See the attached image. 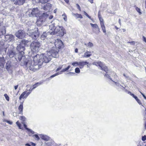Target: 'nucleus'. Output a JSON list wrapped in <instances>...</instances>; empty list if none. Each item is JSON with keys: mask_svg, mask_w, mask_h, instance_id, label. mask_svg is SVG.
<instances>
[{"mask_svg": "<svg viewBox=\"0 0 146 146\" xmlns=\"http://www.w3.org/2000/svg\"><path fill=\"white\" fill-rule=\"evenodd\" d=\"M7 50V47L5 46L4 41L1 40L0 41V51H5Z\"/></svg>", "mask_w": 146, "mask_h": 146, "instance_id": "17", "label": "nucleus"}, {"mask_svg": "<svg viewBox=\"0 0 146 146\" xmlns=\"http://www.w3.org/2000/svg\"><path fill=\"white\" fill-rule=\"evenodd\" d=\"M4 96L5 99H6V100L7 101H9V96H8V95L7 94H4Z\"/></svg>", "mask_w": 146, "mask_h": 146, "instance_id": "42", "label": "nucleus"}, {"mask_svg": "<svg viewBox=\"0 0 146 146\" xmlns=\"http://www.w3.org/2000/svg\"><path fill=\"white\" fill-rule=\"evenodd\" d=\"M28 15L29 17L35 16L40 17L38 21L42 22H44L47 16L46 14L44 13L42 15L40 16V12L37 8H34L29 9L28 11Z\"/></svg>", "mask_w": 146, "mask_h": 146, "instance_id": "4", "label": "nucleus"}, {"mask_svg": "<svg viewBox=\"0 0 146 146\" xmlns=\"http://www.w3.org/2000/svg\"><path fill=\"white\" fill-rule=\"evenodd\" d=\"M88 46L89 47H91L93 46V44L92 42H89L88 44Z\"/></svg>", "mask_w": 146, "mask_h": 146, "instance_id": "44", "label": "nucleus"}, {"mask_svg": "<svg viewBox=\"0 0 146 146\" xmlns=\"http://www.w3.org/2000/svg\"><path fill=\"white\" fill-rule=\"evenodd\" d=\"M23 54H22L21 52H19V53L17 54V55L15 56V59L17 61H20L22 59H23V62L22 63V65L24 67V68H27L26 67H25V66H24V61H25L29 57L28 56L26 58L25 56H23Z\"/></svg>", "mask_w": 146, "mask_h": 146, "instance_id": "10", "label": "nucleus"}, {"mask_svg": "<svg viewBox=\"0 0 146 146\" xmlns=\"http://www.w3.org/2000/svg\"><path fill=\"white\" fill-rule=\"evenodd\" d=\"M76 5L77 6V8L80 11H81L80 7L79 5L78 4H76Z\"/></svg>", "mask_w": 146, "mask_h": 146, "instance_id": "48", "label": "nucleus"}, {"mask_svg": "<svg viewBox=\"0 0 146 146\" xmlns=\"http://www.w3.org/2000/svg\"><path fill=\"white\" fill-rule=\"evenodd\" d=\"M11 66V64L10 61H9L6 64L5 68L7 70L9 71L10 69Z\"/></svg>", "mask_w": 146, "mask_h": 146, "instance_id": "24", "label": "nucleus"}, {"mask_svg": "<svg viewBox=\"0 0 146 146\" xmlns=\"http://www.w3.org/2000/svg\"><path fill=\"white\" fill-rule=\"evenodd\" d=\"M34 89H33V88H32L31 87L30 88L29 90V91H30V92H31Z\"/></svg>", "mask_w": 146, "mask_h": 146, "instance_id": "58", "label": "nucleus"}, {"mask_svg": "<svg viewBox=\"0 0 146 146\" xmlns=\"http://www.w3.org/2000/svg\"><path fill=\"white\" fill-rule=\"evenodd\" d=\"M88 1L90 2L91 3H93V0H88Z\"/></svg>", "mask_w": 146, "mask_h": 146, "instance_id": "60", "label": "nucleus"}, {"mask_svg": "<svg viewBox=\"0 0 146 146\" xmlns=\"http://www.w3.org/2000/svg\"><path fill=\"white\" fill-rule=\"evenodd\" d=\"M19 110V113L23 114V103L21 102L20 105L18 107Z\"/></svg>", "mask_w": 146, "mask_h": 146, "instance_id": "22", "label": "nucleus"}, {"mask_svg": "<svg viewBox=\"0 0 146 146\" xmlns=\"http://www.w3.org/2000/svg\"><path fill=\"white\" fill-rule=\"evenodd\" d=\"M93 64L97 66H99L102 70L104 71L107 73H108V69L107 67L105 66V64L101 62L98 61V62H94L93 63Z\"/></svg>", "mask_w": 146, "mask_h": 146, "instance_id": "9", "label": "nucleus"}, {"mask_svg": "<svg viewBox=\"0 0 146 146\" xmlns=\"http://www.w3.org/2000/svg\"><path fill=\"white\" fill-rule=\"evenodd\" d=\"M11 48L8 50L7 54L10 58L13 57L15 55V53L14 51V48L13 46H11Z\"/></svg>", "mask_w": 146, "mask_h": 146, "instance_id": "14", "label": "nucleus"}, {"mask_svg": "<svg viewBox=\"0 0 146 146\" xmlns=\"http://www.w3.org/2000/svg\"><path fill=\"white\" fill-rule=\"evenodd\" d=\"M40 43L37 41H33L31 44L30 47L32 50L34 52H38L40 50Z\"/></svg>", "mask_w": 146, "mask_h": 146, "instance_id": "7", "label": "nucleus"}, {"mask_svg": "<svg viewBox=\"0 0 146 146\" xmlns=\"http://www.w3.org/2000/svg\"><path fill=\"white\" fill-rule=\"evenodd\" d=\"M100 25L103 32L104 33H106V28L104 24V23L102 22L101 23H100Z\"/></svg>", "mask_w": 146, "mask_h": 146, "instance_id": "28", "label": "nucleus"}, {"mask_svg": "<svg viewBox=\"0 0 146 146\" xmlns=\"http://www.w3.org/2000/svg\"><path fill=\"white\" fill-rule=\"evenodd\" d=\"M25 35V34L24 31L22 30H18L15 33L16 36L19 38H24Z\"/></svg>", "mask_w": 146, "mask_h": 146, "instance_id": "12", "label": "nucleus"}, {"mask_svg": "<svg viewBox=\"0 0 146 146\" xmlns=\"http://www.w3.org/2000/svg\"><path fill=\"white\" fill-rule=\"evenodd\" d=\"M25 94V92H23L19 97V100H21L22 99H26L27 98Z\"/></svg>", "mask_w": 146, "mask_h": 146, "instance_id": "27", "label": "nucleus"}, {"mask_svg": "<svg viewBox=\"0 0 146 146\" xmlns=\"http://www.w3.org/2000/svg\"><path fill=\"white\" fill-rule=\"evenodd\" d=\"M18 85H17L16 86H15V87H14L15 89V90H16L17 89V88H18Z\"/></svg>", "mask_w": 146, "mask_h": 146, "instance_id": "59", "label": "nucleus"}, {"mask_svg": "<svg viewBox=\"0 0 146 146\" xmlns=\"http://www.w3.org/2000/svg\"><path fill=\"white\" fill-rule=\"evenodd\" d=\"M75 72L76 73H79L80 72V70L79 68L78 67L76 68L75 70Z\"/></svg>", "mask_w": 146, "mask_h": 146, "instance_id": "36", "label": "nucleus"}, {"mask_svg": "<svg viewBox=\"0 0 146 146\" xmlns=\"http://www.w3.org/2000/svg\"><path fill=\"white\" fill-rule=\"evenodd\" d=\"M136 101L137 102V103L140 105H141V101L140 100H139V99H138Z\"/></svg>", "mask_w": 146, "mask_h": 146, "instance_id": "53", "label": "nucleus"}, {"mask_svg": "<svg viewBox=\"0 0 146 146\" xmlns=\"http://www.w3.org/2000/svg\"><path fill=\"white\" fill-rule=\"evenodd\" d=\"M40 136L42 139L45 141H47L50 139L49 137L46 135L41 134Z\"/></svg>", "mask_w": 146, "mask_h": 146, "instance_id": "21", "label": "nucleus"}, {"mask_svg": "<svg viewBox=\"0 0 146 146\" xmlns=\"http://www.w3.org/2000/svg\"><path fill=\"white\" fill-rule=\"evenodd\" d=\"M20 120L22 121V123H24L25 121V117L24 116H22L19 118Z\"/></svg>", "mask_w": 146, "mask_h": 146, "instance_id": "32", "label": "nucleus"}, {"mask_svg": "<svg viewBox=\"0 0 146 146\" xmlns=\"http://www.w3.org/2000/svg\"><path fill=\"white\" fill-rule=\"evenodd\" d=\"M5 40L8 42L12 41L15 40V37L12 35H7L5 36Z\"/></svg>", "mask_w": 146, "mask_h": 146, "instance_id": "15", "label": "nucleus"}, {"mask_svg": "<svg viewBox=\"0 0 146 146\" xmlns=\"http://www.w3.org/2000/svg\"><path fill=\"white\" fill-rule=\"evenodd\" d=\"M54 45L56 48H58L59 49L62 48L64 47V44L61 40L59 39H57L55 40L54 42Z\"/></svg>", "mask_w": 146, "mask_h": 146, "instance_id": "11", "label": "nucleus"}, {"mask_svg": "<svg viewBox=\"0 0 146 146\" xmlns=\"http://www.w3.org/2000/svg\"><path fill=\"white\" fill-rule=\"evenodd\" d=\"M119 23L120 25H121V20L120 19H119Z\"/></svg>", "mask_w": 146, "mask_h": 146, "instance_id": "63", "label": "nucleus"}, {"mask_svg": "<svg viewBox=\"0 0 146 146\" xmlns=\"http://www.w3.org/2000/svg\"><path fill=\"white\" fill-rule=\"evenodd\" d=\"M48 35V33H46V32H44L43 33V34L41 35L40 38L41 40H44L45 38H46L47 35ZM49 35H50L49 34Z\"/></svg>", "mask_w": 146, "mask_h": 146, "instance_id": "29", "label": "nucleus"}, {"mask_svg": "<svg viewBox=\"0 0 146 146\" xmlns=\"http://www.w3.org/2000/svg\"><path fill=\"white\" fill-rule=\"evenodd\" d=\"M28 131L29 132L31 133L32 134H34L35 133V132L34 131H33L32 130H31V129H29V130Z\"/></svg>", "mask_w": 146, "mask_h": 146, "instance_id": "51", "label": "nucleus"}, {"mask_svg": "<svg viewBox=\"0 0 146 146\" xmlns=\"http://www.w3.org/2000/svg\"><path fill=\"white\" fill-rule=\"evenodd\" d=\"M25 145L26 146H31V145L29 143H27L25 144Z\"/></svg>", "mask_w": 146, "mask_h": 146, "instance_id": "62", "label": "nucleus"}, {"mask_svg": "<svg viewBox=\"0 0 146 146\" xmlns=\"http://www.w3.org/2000/svg\"><path fill=\"white\" fill-rule=\"evenodd\" d=\"M62 16L64 21H66L67 20V17L66 15L64 13L62 15Z\"/></svg>", "mask_w": 146, "mask_h": 146, "instance_id": "37", "label": "nucleus"}, {"mask_svg": "<svg viewBox=\"0 0 146 146\" xmlns=\"http://www.w3.org/2000/svg\"><path fill=\"white\" fill-rule=\"evenodd\" d=\"M135 9L136 11L139 13V15H141L142 14V13L141 11V9L140 8H139L137 7H135Z\"/></svg>", "mask_w": 146, "mask_h": 146, "instance_id": "35", "label": "nucleus"}, {"mask_svg": "<svg viewBox=\"0 0 146 146\" xmlns=\"http://www.w3.org/2000/svg\"><path fill=\"white\" fill-rule=\"evenodd\" d=\"M91 52L86 51L84 53V55L83 56V57L86 58L90 57L91 55Z\"/></svg>", "mask_w": 146, "mask_h": 146, "instance_id": "26", "label": "nucleus"}, {"mask_svg": "<svg viewBox=\"0 0 146 146\" xmlns=\"http://www.w3.org/2000/svg\"><path fill=\"white\" fill-rule=\"evenodd\" d=\"M75 52L76 53H77L78 52V49L77 48H76L75 50Z\"/></svg>", "mask_w": 146, "mask_h": 146, "instance_id": "61", "label": "nucleus"}, {"mask_svg": "<svg viewBox=\"0 0 146 146\" xmlns=\"http://www.w3.org/2000/svg\"><path fill=\"white\" fill-rule=\"evenodd\" d=\"M6 33V28L5 27L0 24V38H1V36Z\"/></svg>", "mask_w": 146, "mask_h": 146, "instance_id": "18", "label": "nucleus"}, {"mask_svg": "<svg viewBox=\"0 0 146 146\" xmlns=\"http://www.w3.org/2000/svg\"><path fill=\"white\" fill-rule=\"evenodd\" d=\"M70 68V66H68L67 68H65V69H63L60 72H57V73L55 74H54L53 75H52L50 77V78H53L54 77H55V76H56L58 75L59 74H61L63 72H65V71H67V70H68Z\"/></svg>", "mask_w": 146, "mask_h": 146, "instance_id": "16", "label": "nucleus"}, {"mask_svg": "<svg viewBox=\"0 0 146 146\" xmlns=\"http://www.w3.org/2000/svg\"><path fill=\"white\" fill-rule=\"evenodd\" d=\"M53 17V16L52 15L48 17V19H52Z\"/></svg>", "mask_w": 146, "mask_h": 146, "instance_id": "57", "label": "nucleus"}, {"mask_svg": "<svg viewBox=\"0 0 146 146\" xmlns=\"http://www.w3.org/2000/svg\"><path fill=\"white\" fill-rule=\"evenodd\" d=\"M24 92H25V95L27 97L28 96L31 94V92H27V91H25Z\"/></svg>", "mask_w": 146, "mask_h": 146, "instance_id": "45", "label": "nucleus"}, {"mask_svg": "<svg viewBox=\"0 0 146 146\" xmlns=\"http://www.w3.org/2000/svg\"><path fill=\"white\" fill-rule=\"evenodd\" d=\"M113 75L114 76V78H117V76L113 72H111V73L110 74H105L104 75V76H106L107 78H109L110 80V84H111L113 86H116L117 88L118 89H121L122 90L124 89L125 91L127 92H128V91H127V90L125 88V87L123 86L122 85L120 84L118 82H115L114 81H113L111 78H110V76L109 75Z\"/></svg>", "mask_w": 146, "mask_h": 146, "instance_id": "5", "label": "nucleus"}, {"mask_svg": "<svg viewBox=\"0 0 146 146\" xmlns=\"http://www.w3.org/2000/svg\"><path fill=\"white\" fill-rule=\"evenodd\" d=\"M48 50L46 51L48 52L47 54L45 53L46 60H45L46 62H49L53 57L56 58L58 56V50L56 48L54 47H52L50 46L48 47Z\"/></svg>", "mask_w": 146, "mask_h": 146, "instance_id": "3", "label": "nucleus"}, {"mask_svg": "<svg viewBox=\"0 0 146 146\" xmlns=\"http://www.w3.org/2000/svg\"><path fill=\"white\" fill-rule=\"evenodd\" d=\"M143 41L146 43V38L144 36H143Z\"/></svg>", "mask_w": 146, "mask_h": 146, "instance_id": "54", "label": "nucleus"}, {"mask_svg": "<svg viewBox=\"0 0 146 146\" xmlns=\"http://www.w3.org/2000/svg\"><path fill=\"white\" fill-rule=\"evenodd\" d=\"M33 137H35L36 138V139L37 141H38L40 139V138L38 136L37 134L34 135H33Z\"/></svg>", "mask_w": 146, "mask_h": 146, "instance_id": "41", "label": "nucleus"}, {"mask_svg": "<svg viewBox=\"0 0 146 146\" xmlns=\"http://www.w3.org/2000/svg\"><path fill=\"white\" fill-rule=\"evenodd\" d=\"M84 14L86 15L90 19H92L91 17L89 16L88 14L85 11H84Z\"/></svg>", "mask_w": 146, "mask_h": 146, "instance_id": "43", "label": "nucleus"}, {"mask_svg": "<svg viewBox=\"0 0 146 146\" xmlns=\"http://www.w3.org/2000/svg\"><path fill=\"white\" fill-rule=\"evenodd\" d=\"M98 17L100 21V23H101L102 22H104L103 19L101 17V16L99 14H98Z\"/></svg>", "mask_w": 146, "mask_h": 146, "instance_id": "39", "label": "nucleus"}, {"mask_svg": "<svg viewBox=\"0 0 146 146\" xmlns=\"http://www.w3.org/2000/svg\"><path fill=\"white\" fill-rule=\"evenodd\" d=\"M52 7V5L49 3L46 4L44 7V10H50Z\"/></svg>", "mask_w": 146, "mask_h": 146, "instance_id": "25", "label": "nucleus"}, {"mask_svg": "<svg viewBox=\"0 0 146 146\" xmlns=\"http://www.w3.org/2000/svg\"><path fill=\"white\" fill-rule=\"evenodd\" d=\"M140 92L141 94L142 95V96L144 98V99H145L146 100V97L141 92Z\"/></svg>", "mask_w": 146, "mask_h": 146, "instance_id": "55", "label": "nucleus"}, {"mask_svg": "<svg viewBox=\"0 0 146 146\" xmlns=\"http://www.w3.org/2000/svg\"><path fill=\"white\" fill-rule=\"evenodd\" d=\"M91 26L94 28L93 32L96 34H98L100 32V29L98 25L96 24L90 23Z\"/></svg>", "mask_w": 146, "mask_h": 146, "instance_id": "13", "label": "nucleus"}, {"mask_svg": "<svg viewBox=\"0 0 146 146\" xmlns=\"http://www.w3.org/2000/svg\"><path fill=\"white\" fill-rule=\"evenodd\" d=\"M45 55L44 54H37L33 58V61H32L31 59L29 57L28 58L24 61V66L31 70L35 71L38 69L39 66H42L44 63H47L45 60Z\"/></svg>", "mask_w": 146, "mask_h": 146, "instance_id": "1", "label": "nucleus"}, {"mask_svg": "<svg viewBox=\"0 0 146 146\" xmlns=\"http://www.w3.org/2000/svg\"><path fill=\"white\" fill-rule=\"evenodd\" d=\"M72 64L74 66H79V62H73Z\"/></svg>", "mask_w": 146, "mask_h": 146, "instance_id": "34", "label": "nucleus"}, {"mask_svg": "<svg viewBox=\"0 0 146 146\" xmlns=\"http://www.w3.org/2000/svg\"><path fill=\"white\" fill-rule=\"evenodd\" d=\"M127 93L129 94H130V95H131L132 94L130 92H128Z\"/></svg>", "mask_w": 146, "mask_h": 146, "instance_id": "64", "label": "nucleus"}, {"mask_svg": "<svg viewBox=\"0 0 146 146\" xmlns=\"http://www.w3.org/2000/svg\"><path fill=\"white\" fill-rule=\"evenodd\" d=\"M26 41L25 40H22L20 44L17 46V50L19 51V52H21L22 54H24L23 51L25 49L24 46L26 44Z\"/></svg>", "mask_w": 146, "mask_h": 146, "instance_id": "8", "label": "nucleus"}, {"mask_svg": "<svg viewBox=\"0 0 146 146\" xmlns=\"http://www.w3.org/2000/svg\"><path fill=\"white\" fill-rule=\"evenodd\" d=\"M146 140V135H144L142 137V140L143 141H145Z\"/></svg>", "mask_w": 146, "mask_h": 146, "instance_id": "47", "label": "nucleus"}, {"mask_svg": "<svg viewBox=\"0 0 146 146\" xmlns=\"http://www.w3.org/2000/svg\"><path fill=\"white\" fill-rule=\"evenodd\" d=\"M45 144L46 146H52L53 145V143L52 142H48L45 143Z\"/></svg>", "mask_w": 146, "mask_h": 146, "instance_id": "31", "label": "nucleus"}, {"mask_svg": "<svg viewBox=\"0 0 146 146\" xmlns=\"http://www.w3.org/2000/svg\"><path fill=\"white\" fill-rule=\"evenodd\" d=\"M5 63L4 58L3 56L0 57V66H3Z\"/></svg>", "mask_w": 146, "mask_h": 146, "instance_id": "23", "label": "nucleus"}, {"mask_svg": "<svg viewBox=\"0 0 146 146\" xmlns=\"http://www.w3.org/2000/svg\"><path fill=\"white\" fill-rule=\"evenodd\" d=\"M72 15L73 16H74L77 19L78 18L82 19L83 18V17L80 14H78L77 13H73Z\"/></svg>", "mask_w": 146, "mask_h": 146, "instance_id": "30", "label": "nucleus"}, {"mask_svg": "<svg viewBox=\"0 0 146 146\" xmlns=\"http://www.w3.org/2000/svg\"><path fill=\"white\" fill-rule=\"evenodd\" d=\"M49 26L50 31L48 32V34L54 35L55 33H58L59 35L63 36L64 34V29L62 26L59 25V21L57 19L54 20L51 22Z\"/></svg>", "mask_w": 146, "mask_h": 146, "instance_id": "2", "label": "nucleus"}, {"mask_svg": "<svg viewBox=\"0 0 146 146\" xmlns=\"http://www.w3.org/2000/svg\"><path fill=\"white\" fill-rule=\"evenodd\" d=\"M16 124L19 127V129H22V125L21 124H20L19 122L18 121H17L16 122Z\"/></svg>", "mask_w": 146, "mask_h": 146, "instance_id": "38", "label": "nucleus"}, {"mask_svg": "<svg viewBox=\"0 0 146 146\" xmlns=\"http://www.w3.org/2000/svg\"><path fill=\"white\" fill-rule=\"evenodd\" d=\"M39 32L37 28H35V29L28 30L27 34L31 36L33 39H36L39 36Z\"/></svg>", "mask_w": 146, "mask_h": 146, "instance_id": "6", "label": "nucleus"}, {"mask_svg": "<svg viewBox=\"0 0 146 146\" xmlns=\"http://www.w3.org/2000/svg\"><path fill=\"white\" fill-rule=\"evenodd\" d=\"M128 43H129L131 44L134 45L135 44V42L134 41H131V42H128Z\"/></svg>", "mask_w": 146, "mask_h": 146, "instance_id": "52", "label": "nucleus"}, {"mask_svg": "<svg viewBox=\"0 0 146 146\" xmlns=\"http://www.w3.org/2000/svg\"><path fill=\"white\" fill-rule=\"evenodd\" d=\"M123 75L126 78H127L129 80H131V78H129V76H128L126 75L125 74H123Z\"/></svg>", "mask_w": 146, "mask_h": 146, "instance_id": "46", "label": "nucleus"}, {"mask_svg": "<svg viewBox=\"0 0 146 146\" xmlns=\"http://www.w3.org/2000/svg\"><path fill=\"white\" fill-rule=\"evenodd\" d=\"M48 0H39L40 3L42 4H44L48 2Z\"/></svg>", "mask_w": 146, "mask_h": 146, "instance_id": "40", "label": "nucleus"}, {"mask_svg": "<svg viewBox=\"0 0 146 146\" xmlns=\"http://www.w3.org/2000/svg\"><path fill=\"white\" fill-rule=\"evenodd\" d=\"M41 84V83H39V82H37V83L35 84H34L33 86V89H35L37 86H38L39 85H40Z\"/></svg>", "mask_w": 146, "mask_h": 146, "instance_id": "33", "label": "nucleus"}, {"mask_svg": "<svg viewBox=\"0 0 146 146\" xmlns=\"http://www.w3.org/2000/svg\"><path fill=\"white\" fill-rule=\"evenodd\" d=\"M62 66L59 67L56 70V72L60 70L62 68Z\"/></svg>", "mask_w": 146, "mask_h": 146, "instance_id": "49", "label": "nucleus"}, {"mask_svg": "<svg viewBox=\"0 0 146 146\" xmlns=\"http://www.w3.org/2000/svg\"><path fill=\"white\" fill-rule=\"evenodd\" d=\"M7 123H8L9 124H12V123H13V122L11 121H7Z\"/></svg>", "mask_w": 146, "mask_h": 146, "instance_id": "56", "label": "nucleus"}, {"mask_svg": "<svg viewBox=\"0 0 146 146\" xmlns=\"http://www.w3.org/2000/svg\"><path fill=\"white\" fill-rule=\"evenodd\" d=\"M24 128L27 130L28 131L29 130V129L27 127V126L26 124H24Z\"/></svg>", "mask_w": 146, "mask_h": 146, "instance_id": "50", "label": "nucleus"}, {"mask_svg": "<svg viewBox=\"0 0 146 146\" xmlns=\"http://www.w3.org/2000/svg\"><path fill=\"white\" fill-rule=\"evenodd\" d=\"M88 63L86 61L79 62V65L80 66V69L83 68L84 65L88 64Z\"/></svg>", "mask_w": 146, "mask_h": 146, "instance_id": "19", "label": "nucleus"}, {"mask_svg": "<svg viewBox=\"0 0 146 146\" xmlns=\"http://www.w3.org/2000/svg\"><path fill=\"white\" fill-rule=\"evenodd\" d=\"M25 0H16L14 3L16 5H23L25 2Z\"/></svg>", "mask_w": 146, "mask_h": 146, "instance_id": "20", "label": "nucleus"}]
</instances>
